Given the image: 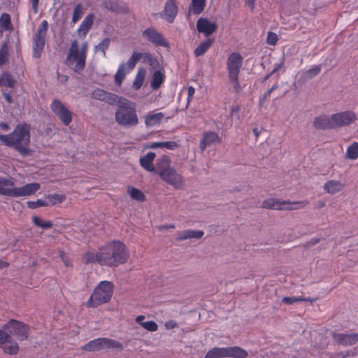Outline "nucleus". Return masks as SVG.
I'll use <instances>...</instances> for the list:
<instances>
[{
    "label": "nucleus",
    "mask_w": 358,
    "mask_h": 358,
    "mask_svg": "<svg viewBox=\"0 0 358 358\" xmlns=\"http://www.w3.org/2000/svg\"><path fill=\"white\" fill-rule=\"evenodd\" d=\"M0 24L6 30H9L11 29L10 17L8 13H3L1 14L0 17Z\"/></svg>",
    "instance_id": "47"
},
{
    "label": "nucleus",
    "mask_w": 358,
    "mask_h": 358,
    "mask_svg": "<svg viewBox=\"0 0 358 358\" xmlns=\"http://www.w3.org/2000/svg\"><path fill=\"white\" fill-rule=\"evenodd\" d=\"M64 199V196L59 194H50L45 197V201H47V206H53L56 203H62Z\"/></svg>",
    "instance_id": "39"
},
{
    "label": "nucleus",
    "mask_w": 358,
    "mask_h": 358,
    "mask_svg": "<svg viewBox=\"0 0 358 358\" xmlns=\"http://www.w3.org/2000/svg\"><path fill=\"white\" fill-rule=\"evenodd\" d=\"M148 148L155 149L158 148H162V142H154L152 143Z\"/></svg>",
    "instance_id": "62"
},
{
    "label": "nucleus",
    "mask_w": 358,
    "mask_h": 358,
    "mask_svg": "<svg viewBox=\"0 0 358 358\" xmlns=\"http://www.w3.org/2000/svg\"><path fill=\"white\" fill-rule=\"evenodd\" d=\"M16 81L13 76L8 72H4L0 77V85L6 86L8 87H14Z\"/></svg>",
    "instance_id": "34"
},
{
    "label": "nucleus",
    "mask_w": 358,
    "mask_h": 358,
    "mask_svg": "<svg viewBox=\"0 0 358 358\" xmlns=\"http://www.w3.org/2000/svg\"><path fill=\"white\" fill-rule=\"evenodd\" d=\"M205 6L206 0H192L189 8V13L199 15L203 11Z\"/></svg>",
    "instance_id": "32"
},
{
    "label": "nucleus",
    "mask_w": 358,
    "mask_h": 358,
    "mask_svg": "<svg viewBox=\"0 0 358 358\" xmlns=\"http://www.w3.org/2000/svg\"><path fill=\"white\" fill-rule=\"evenodd\" d=\"M59 256L66 267L72 266L71 260L69 258L68 256L65 255L64 252L59 251Z\"/></svg>",
    "instance_id": "55"
},
{
    "label": "nucleus",
    "mask_w": 358,
    "mask_h": 358,
    "mask_svg": "<svg viewBox=\"0 0 358 358\" xmlns=\"http://www.w3.org/2000/svg\"><path fill=\"white\" fill-rule=\"evenodd\" d=\"M178 12L176 3H165L164 10L160 13V17L169 23L173 22Z\"/></svg>",
    "instance_id": "21"
},
{
    "label": "nucleus",
    "mask_w": 358,
    "mask_h": 358,
    "mask_svg": "<svg viewBox=\"0 0 358 358\" xmlns=\"http://www.w3.org/2000/svg\"><path fill=\"white\" fill-rule=\"evenodd\" d=\"M278 88V85L276 83V84H274L272 87L268 90L265 94L263 96V97L261 99V102H264L268 97L270 96L271 94L272 93V92H273L274 90H275L276 89Z\"/></svg>",
    "instance_id": "56"
},
{
    "label": "nucleus",
    "mask_w": 358,
    "mask_h": 358,
    "mask_svg": "<svg viewBox=\"0 0 358 358\" xmlns=\"http://www.w3.org/2000/svg\"><path fill=\"white\" fill-rule=\"evenodd\" d=\"M319 241H320L319 238H313L310 241H308L306 243V247L310 248V247L318 243Z\"/></svg>",
    "instance_id": "60"
},
{
    "label": "nucleus",
    "mask_w": 358,
    "mask_h": 358,
    "mask_svg": "<svg viewBox=\"0 0 358 358\" xmlns=\"http://www.w3.org/2000/svg\"><path fill=\"white\" fill-rule=\"evenodd\" d=\"M58 78L62 83H65L69 79L68 76L62 74H58Z\"/></svg>",
    "instance_id": "63"
},
{
    "label": "nucleus",
    "mask_w": 358,
    "mask_h": 358,
    "mask_svg": "<svg viewBox=\"0 0 358 358\" xmlns=\"http://www.w3.org/2000/svg\"><path fill=\"white\" fill-rule=\"evenodd\" d=\"M333 338L344 346L352 345L358 342V333L357 334H337L334 332L332 334Z\"/></svg>",
    "instance_id": "19"
},
{
    "label": "nucleus",
    "mask_w": 358,
    "mask_h": 358,
    "mask_svg": "<svg viewBox=\"0 0 358 358\" xmlns=\"http://www.w3.org/2000/svg\"><path fill=\"white\" fill-rule=\"evenodd\" d=\"M110 43V40L108 38H104L94 47L95 51H101L103 56H106V51L108 49Z\"/></svg>",
    "instance_id": "43"
},
{
    "label": "nucleus",
    "mask_w": 358,
    "mask_h": 358,
    "mask_svg": "<svg viewBox=\"0 0 358 358\" xmlns=\"http://www.w3.org/2000/svg\"><path fill=\"white\" fill-rule=\"evenodd\" d=\"M141 59H143L144 62H148L150 66H153L156 62V59L149 52L142 53Z\"/></svg>",
    "instance_id": "52"
},
{
    "label": "nucleus",
    "mask_w": 358,
    "mask_h": 358,
    "mask_svg": "<svg viewBox=\"0 0 358 358\" xmlns=\"http://www.w3.org/2000/svg\"><path fill=\"white\" fill-rule=\"evenodd\" d=\"M344 187L343 184L336 180H328L324 185V189L330 194H334L341 191Z\"/></svg>",
    "instance_id": "29"
},
{
    "label": "nucleus",
    "mask_w": 358,
    "mask_h": 358,
    "mask_svg": "<svg viewBox=\"0 0 358 358\" xmlns=\"http://www.w3.org/2000/svg\"><path fill=\"white\" fill-rule=\"evenodd\" d=\"M94 17V15L90 13L84 18L78 29L79 34H82L85 36L87 34L93 24Z\"/></svg>",
    "instance_id": "30"
},
{
    "label": "nucleus",
    "mask_w": 358,
    "mask_h": 358,
    "mask_svg": "<svg viewBox=\"0 0 358 358\" xmlns=\"http://www.w3.org/2000/svg\"><path fill=\"white\" fill-rule=\"evenodd\" d=\"M8 62V52L6 43H4L0 48V66Z\"/></svg>",
    "instance_id": "46"
},
{
    "label": "nucleus",
    "mask_w": 358,
    "mask_h": 358,
    "mask_svg": "<svg viewBox=\"0 0 358 358\" xmlns=\"http://www.w3.org/2000/svg\"><path fill=\"white\" fill-rule=\"evenodd\" d=\"M221 142V138L214 131H206L203 133V138L200 141L199 148L203 151L207 147Z\"/></svg>",
    "instance_id": "20"
},
{
    "label": "nucleus",
    "mask_w": 358,
    "mask_h": 358,
    "mask_svg": "<svg viewBox=\"0 0 358 358\" xmlns=\"http://www.w3.org/2000/svg\"><path fill=\"white\" fill-rule=\"evenodd\" d=\"M278 40V36L275 33L269 31L267 35L266 42L269 45H274Z\"/></svg>",
    "instance_id": "53"
},
{
    "label": "nucleus",
    "mask_w": 358,
    "mask_h": 358,
    "mask_svg": "<svg viewBox=\"0 0 358 358\" xmlns=\"http://www.w3.org/2000/svg\"><path fill=\"white\" fill-rule=\"evenodd\" d=\"M164 117V114L163 113H149L145 116V124L148 128L153 127L156 125H159Z\"/></svg>",
    "instance_id": "25"
},
{
    "label": "nucleus",
    "mask_w": 358,
    "mask_h": 358,
    "mask_svg": "<svg viewBox=\"0 0 358 358\" xmlns=\"http://www.w3.org/2000/svg\"><path fill=\"white\" fill-rule=\"evenodd\" d=\"M113 292V285L108 281H101L94 289L89 300L87 307H96L110 301Z\"/></svg>",
    "instance_id": "5"
},
{
    "label": "nucleus",
    "mask_w": 358,
    "mask_h": 358,
    "mask_svg": "<svg viewBox=\"0 0 358 358\" xmlns=\"http://www.w3.org/2000/svg\"><path fill=\"white\" fill-rule=\"evenodd\" d=\"M313 126L315 129L322 130L334 129L331 115L328 117L323 115L316 117L313 121Z\"/></svg>",
    "instance_id": "23"
},
{
    "label": "nucleus",
    "mask_w": 358,
    "mask_h": 358,
    "mask_svg": "<svg viewBox=\"0 0 358 358\" xmlns=\"http://www.w3.org/2000/svg\"><path fill=\"white\" fill-rule=\"evenodd\" d=\"M91 96L96 100L103 101L108 105L114 106L120 96L96 88L92 91Z\"/></svg>",
    "instance_id": "16"
},
{
    "label": "nucleus",
    "mask_w": 358,
    "mask_h": 358,
    "mask_svg": "<svg viewBox=\"0 0 358 358\" xmlns=\"http://www.w3.org/2000/svg\"><path fill=\"white\" fill-rule=\"evenodd\" d=\"M115 105L117 106L115 113V120L118 125L130 128L138 124L139 120L134 102L120 96Z\"/></svg>",
    "instance_id": "2"
},
{
    "label": "nucleus",
    "mask_w": 358,
    "mask_h": 358,
    "mask_svg": "<svg viewBox=\"0 0 358 358\" xmlns=\"http://www.w3.org/2000/svg\"><path fill=\"white\" fill-rule=\"evenodd\" d=\"M142 53L134 52L130 58L128 59L127 65L129 70L135 68L137 62L141 59Z\"/></svg>",
    "instance_id": "40"
},
{
    "label": "nucleus",
    "mask_w": 358,
    "mask_h": 358,
    "mask_svg": "<svg viewBox=\"0 0 358 358\" xmlns=\"http://www.w3.org/2000/svg\"><path fill=\"white\" fill-rule=\"evenodd\" d=\"M156 157L155 152H149L145 156L139 159L140 165L147 171L154 172L155 167L153 164V161Z\"/></svg>",
    "instance_id": "24"
},
{
    "label": "nucleus",
    "mask_w": 358,
    "mask_h": 358,
    "mask_svg": "<svg viewBox=\"0 0 358 358\" xmlns=\"http://www.w3.org/2000/svg\"><path fill=\"white\" fill-rule=\"evenodd\" d=\"M164 74L159 71H156L152 76V78L151 84H150L151 87L153 90H157L158 88H159V87L164 82Z\"/></svg>",
    "instance_id": "37"
},
{
    "label": "nucleus",
    "mask_w": 358,
    "mask_h": 358,
    "mask_svg": "<svg viewBox=\"0 0 358 358\" xmlns=\"http://www.w3.org/2000/svg\"><path fill=\"white\" fill-rule=\"evenodd\" d=\"M103 6L108 10H110L116 14L127 13V8L126 6L120 5L116 1L107 0L103 2Z\"/></svg>",
    "instance_id": "28"
},
{
    "label": "nucleus",
    "mask_w": 358,
    "mask_h": 358,
    "mask_svg": "<svg viewBox=\"0 0 358 358\" xmlns=\"http://www.w3.org/2000/svg\"><path fill=\"white\" fill-rule=\"evenodd\" d=\"M204 235L202 230H191L187 229L182 231L177 237L178 241H185L189 238L200 239Z\"/></svg>",
    "instance_id": "27"
},
{
    "label": "nucleus",
    "mask_w": 358,
    "mask_h": 358,
    "mask_svg": "<svg viewBox=\"0 0 358 358\" xmlns=\"http://www.w3.org/2000/svg\"><path fill=\"white\" fill-rule=\"evenodd\" d=\"M88 44L85 42L79 48L76 40L73 41L68 50L65 64L71 68L75 72L80 73L85 67Z\"/></svg>",
    "instance_id": "4"
},
{
    "label": "nucleus",
    "mask_w": 358,
    "mask_h": 358,
    "mask_svg": "<svg viewBox=\"0 0 358 358\" xmlns=\"http://www.w3.org/2000/svg\"><path fill=\"white\" fill-rule=\"evenodd\" d=\"M164 326L167 329H171L177 327V323L173 320H169L165 322Z\"/></svg>",
    "instance_id": "59"
},
{
    "label": "nucleus",
    "mask_w": 358,
    "mask_h": 358,
    "mask_svg": "<svg viewBox=\"0 0 358 358\" xmlns=\"http://www.w3.org/2000/svg\"><path fill=\"white\" fill-rule=\"evenodd\" d=\"M12 178L0 177V195L13 197L15 189Z\"/></svg>",
    "instance_id": "22"
},
{
    "label": "nucleus",
    "mask_w": 358,
    "mask_h": 358,
    "mask_svg": "<svg viewBox=\"0 0 358 358\" xmlns=\"http://www.w3.org/2000/svg\"><path fill=\"white\" fill-rule=\"evenodd\" d=\"M217 29L215 22H211L206 18H200L196 22V29L199 33L204 34L206 36L212 34Z\"/></svg>",
    "instance_id": "18"
},
{
    "label": "nucleus",
    "mask_w": 358,
    "mask_h": 358,
    "mask_svg": "<svg viewBox=\"0 0 358 358\" xmlns=\"http://www.w3.org/2000/svg\"><path fill=\"white\" fill-rule=\"evenodd\" d=\"M126 67V64L122 63L120 65L115 75V82L117 85H120L124 79L125 73L124 69Z\"/></svg>",
    "instance_id": "41"
},
{
    "label": "nucleus",
    "mask_w": 358,
    "mask_h": 358,
    "mask_svg": "<svg viewBox=\"0 0 358 358\" xmlns=\"http://www.w3.org/2000/svg\"><path fill=\"white\" fill-rule=\"evenodd\" d=\"M9 338L10 334L6 332L5 330L0 329V347H2Z\"/></svg>",
    "instance_id": "54"
},
{
    "label": "nucleus",
    "mask_w": 358,
    "mask_h": 358,
    "mask_svg": "<svg viewBox=\"0 0 358 358\" xmlns=\"http://www.w3.org/2000/svg\"><path fill=\"white\" fill-rule=\"evenodd\" d=\"M145 78V71H139L136 76L135 80L133 83V87L136 90H139L143 83Z\"/></svg>",
    "instance_id": "45"
},
{
    "label": "nucleus",
    "mask_w": 358,
    "mask_h": 358,
    "mask_svg": "<svg viewBox=\"0 0 358 358\" xmlns=\"http://www.w3.org/2000/svg\"><path fill=\"white\" fill-rule=\"evenodd\" d=\"M48 29V22L44 20L38 27L36 32L33 35V57L35 58L40 57L44 48Z\"/></svg>",
    "instance_id": "10"
},
{
    "label": "nucleus",
    "mask_w": 358,
    "mask_h": 358,
    "mask_svg": "<svg viewBox=\"0 0 358 358\" xmlns=\"http://www.w3.org/2000/svg\"><path fill=\"white\" fill-rule=\"evenodd\" d=\"M321 71V68L320 66H314L313 68L309 69L307 72H306V77L309 79H311L313 78V77H315V76H317V74H319V73Z\"/></svg>",
    "instance_id": "51"
},
{
    "label": "nucleus",
    "mask_w": 358,
    "mask_h": 358,
    "mask_svg": "<svg viewBox=\"0 0 358 358\" xmlns=\"http://www.w3.org/2000/svg\"><path fill=\"white\" fill-rule=\"evenodd\" d=\"M248 352L238 346L214 348L210 350L205 355L204 358H247Z\"/></svg>",
    "instance_id": "7"
},
{
    "label": "nucleus",
    "mask_w": 358,
    "mask_h": 358,
    "mask_svg": "<svg viewBox=\"0 0 358 358\" xmlns=\"http://www.w3.org/2000/svg\"><path fill=\"white\" fill-rule=\"evenodd\" d=\"M357 120L356 114L350 110H346L331 115V121L334 128L345 127Z\"/></svg>",
    "instance_id": "13"
},
{
    "label": "nucleus",
    "mask_w": 358,
    "mask_h": 358,
    "mask_svg": "<svg viewBox=\"0 0 358 358\" xmlns=\"http://www.w3.org/2000/svg\"><path fill=\"white\" fill-rule=\"evenodd\" d=\"M177 147V143L174 141H166L162 142V148H167L169 150H174Z\"/></svg>",
    "instance_id": "57"
},
{
    "label": "nucleus",
    "mask_w": 358,
    "mask_h": 358,
    "mask_svg": "<svg viewBox=\"0 0 358 358\" xmlns=\"http://www.w3.org/2000/svg\"><path fill=\"white\" fill-rule=\"evenodd\" d=\"M41 188L39 183H28L20 187H15L13 197H20L34 194Z\"/></svg>",
    "instance_id": "17"
},
{
    "label": "nucleus",
    "mask_w": 358,
    "mask_h": 358,
    "mask_svg": "<svg viewBox=\"0 0 358 358\" xmlns=\"http://www.w3.org/2000/svg\"><path fill=\"white\" fill-rule=\"evenodd\" d=\"M50 108L64 125L70 124L72 121V113L60 100L54 99L50 104Z\"/></svg>",
    "instance_id": "12"
},
{
    "label": "nucleus",
    "mask_w": 358,
    "mask_h": 358,
    "mask_svg": "<svg viewBox=\"0 0 358 358\" xmlns=\"http://www.w3.org/2000/svg\"><path fill=\"white\" fill-rule=\"evenodd\" d=\"M302 300V296H285L282 298V302L287 305H292L297 302H301Z\"/></svg>",
    "instance_id": "49"
},
{
    "label": "nucleus",
    "mask_w": 358,
    "mask_h": 358,
    "mask_svg": "<svg viewBox=\"0 0 358 358\" xmlns=\"http://www.w3.org/2000/svg\"><path fill=\"white\" fill-rule=\"evenodd\" d=\"M155 173L159 176L171 169V160L166 155H162L157 159Z\"/></svg>",
    "instance_id": "26"
},
{
    "label": "nucleus",
    "mask_w": 358,
    "mask_h": 358,
    "mask_svg": "<svg viewBox=\"0 0 358 358\" xmlns=\"http://www.w3.org/2000/svg\"><path fill=\"white\" fill-rule=\"evenodd\" d=\"M100 256V249L97 252H87L82 256L83 262L85 264H90L92 263L97 262L100 264L99 257Z\"/></svg>",
    "instance_id": "33"
},
{
    "label": "nucleus",
    "mask_w": 358,
    "mask_h": 358,
    "mask_svg": "<svg viewBox=\"0 0 358 358\" xmlns=\"http://www.w3.org/2000/svg\"><path fill=\"white\" fill-rule=\"evenodd\" d=\"M128 194L130 196L138 201H144L145 200V196L143 192L136 189L135 187H129L127 190Z\"/></svg>",
    "instance_id": "38"
},
{
    "label": "nucleus",
    "mask_w": 358,
    "mask_h": 358,
    "mask_svg": "<svg viewBox=\"0 0 358 358\" xmlns=\"http://www.w3.org/2000/svg\"><path fill=\"white\" fill-rule=\"evenodd\" d=\"M242 63L243 57L237 52L230 54L227 60L229 81L232 85L236 93H238L241 90V87L238 82V76Z\"/></svg>",
    "instance_id": "6"
},
{
    "label": "nucleus",
    "mask_w": 358,
    "mask_h": 358,
    "mask_svg": "<svg viewBox=\"0 0 358 358\" xmlns=\"http://www.w3.org/2000/svg\"><path fill=\"white\" fill-rule=\"evenodd\" d=\"M30 125L17 124L12 133L8 134L7 146L13 147L22 157L31 155L30 149Z\"/></svg>",
    "instance_id": "3"
},
{
    "label": "nucleus",
    "mask_w": 358,
    "mask_h": 358,
    "mask_svg": "<svg viewBox=\"0 0 358 358\" xmlns=\"http://www.w3.org/2000/svg\"><path fill=\"white\" fill-rule=\"evenodd\" d=\"M142 35L149 42L156 46H162L164 48L170 47L169 43L164 38V36L153 27L145 29L143 31Z\"/></svg>",
    "instance_id": "14"
},
{
    "label": "nucleus",
    "mask_w": 358,
    "mask_h": 358,
    "mask_svg": "<svg viewBox=\"0 0 358 358\" xmlns=\"http://www.w3.org/2000/svg\"><path fill=\"white\" fill-rule=\"evenodd\" d=\"M213 38H207L202 41L194 50V56L199 57L204 55L213 45Z\"/></svg>",
    "instance_id": "31"
},
{
    "label": "nucleus",
    "mask_w": 358,
    "mask_h": 358,
    "mask_svg": "<svg viewBox=\"0 0 358 358\" xmlns=\"http://www.w3.org/2000/svg\"><path fill=\"white\" fill-rule=\"evenodd\" d=\"M3 329L6 331L10 336H15L19 341H24L29 336L28 325L15 320H11L6 324L3 326Z\"/></svg>",
    "instance_id": "11"
},
{
    "label": "nucleus",
    "mask_w": 358,
    "mask_h": 358,
    "mask_svg": "<svg viewBox=\"0 0 358 358\" xmlns=\"http://www.w3.org/2000/svg\"><path fill=\"white\" fill-rule=\"evenodd\" d=\"M2 347L3 352L9 355H16L19 350V347L16 342L12 341L10 338H9Z\"/></svg>",
    "instance_id": "36"
},
{
    "label": "nucleus",
    "mask_w": 358,
    "mask_h": 358,
    "mask_svg": "<svg viewBox=\"0 0 358 358\" xmlns=\"http://www.w3.org/2000/svg\"><path fill=\"white\" fill-rule=\"evenodd\" d=\"M194 93H195V89L192 86H189L187 87V102L188 103L193 97Z\"/></svg>",
    "instance_id": "58"
},
{
    "label": "nucleus",
    "mask_w": 358,
    "mask_h": 358,
    "mask_svg": "<svg viewBox=\"0 0 358 358\" xmlns=\"http://www.w3.org/2000/svg\"><path fill=\"white\" fill-rule=\"evenodd\" d=\"M27 206L31 209H35L41 206H48L45 200L38 199L36 201H28Z\"/></svg>",
    "instance_id": "48"
},
{
    "label": "nucleus",
    "mask_w": 358,
    "mask_h": 358,
    "mask_svg": "<svg viewBox=\"0 0 358 358\" xmlns=\"http://www.w3.org/2000/svg\"><path fill=\"white\" fill-rule=\"evenodd\" d=\"M110 348L122 350L124 347L120 342L108 338H98L94 339L82 347V350L89 352L108 350Z\"/></svg>",
    "instance_id": "8"
},
{
    "label": "nucleus",
    "mask_w": 358,
    "mask_h": 358,
    "mask_svg": "<svg viewBox=\"0 0 358 358\" xmlns=\"http://www.w3.org/2000/svg\"><path fill=\"white\" fill-rule=\"evenodd\" d=\"M308 204L307 201H301L298 202H289L286 201H279L271 198L266 199L262 203V207L264 208L274 209V210H297L305 207Z\"/></svg>",
    "instance_id": "9"
},
{
    "label": "nucleus",
    "mask_w": 358,
    "mask_h": 358,
    "mask_svg": "<svg viewBox=\"0 0 358 358\" xmlns=\"http://www.w3.org/2000/svg\"><path fill=\"white\" fill-rule=\"evenodd\" d=\"M100 265L116 267L124 264L129 254L124 244L120 241H113L100 248Z\"/></svg>",
    "instance_id": "1"
},
{
    "label": "nucleus",
    "mask_w": 358,
    "mask_h": 358,
    "mask_svg": "<svg viewBox=\"0 0 358 358\" xmlns=\"http://www.w3.org/2000/svg\"><path fill=\"white\" fill-rule=\"evenodd\" d=\"M6 101L9 103H11L13 102V99L11 97V96L10 95V94L8 93H3V94Z\"/></svg>",
    "instance_id": "64"
},
{
    "label": "nucleus",
    "mask_w": 358,
    "mask_h": 358,
    "mask_svg": "<svg viewBox=\"0 0 358 358\" xmlns=\"http://www.w3.org/2000/svg\"><path fill=\"white\" fill-rule=\"evenodd\" d=\"M32 222L35 225L43 229H50L53 226V224L51 221H43L40 217L37 216L32 217Z\"/></svg>",
    "instance_id": "42"
},
{
    "label": "nucleus",
    "mask_w": 358,
    "mask_h": 358,
    "mask_svg": "<svg viewBox=\"0 0 358 358\" xmlns=\"http://www.w3.org/2000/svg\"><path fill=\"white\" fill-rule=\"evenodd\" d=\"M159 176L164 181L176 189H181L185 185L183 177L173 168H171L166 171L162 173Z\"/></svg>",
    "instance_id": "15"
},
{
    "label": "nucleus",
    "mask_w": 358,
    "mask_h": 358,
    "mask_svg": "<svg viewBox=\"0 0 358 358\" xmlns=\"http://www.w3.org/2000/svg\"><path fill=\"white\" fill-rule=\"evenodd\" d=\"M345 159L355 160L358 158V142H354L346 150Z\"/></svg>",
    "instance_id": "35"
},
{
    "label": "nucleus",
    "mask_w": 358,
    "mask_h": 358,
    "mask_svg": "<svg viewBox=\"0 0 358 358\" xmlns=\"http://www.w3.org/2000/svg\"><path fill=\"white\" fill-rule=\"evenodd\" d=\"M141 326L148 331H156L158 329V325L154 321H147L141 323Z\"/></svg>",
    "instance_id": "50"
},
{
    "label": "nucleus",
    "mask_w": 358,
    "mask_h": 358,
    "mask_svg": "<svg viewBox=\"0 0 358 358\" xmlns=\"http://www.w3.org/2000/svg\"><path fill=\"white\" fill-rule=\"evenodd\" d=\"M83 14V8L81 3H78L76 6L72 16V22L76 23L82 17Z\"/></svg>",
    "instance_id": "44"
},
{
    "label": "nucleus",
    "mask_w": 358,
    "mask_h": 358,
    "mask_svg": "<svg viewBox=\"0 0 358 358\" xmlns=\"http://www.w3.org/2000/svg\"><path fill=\"white\" fill-rule=\"evenodd\" d=\"M39 0H31L32 9L34 13H38V6Z\"/></svg>",
    "instance_id": "61"
}]
</instances>
